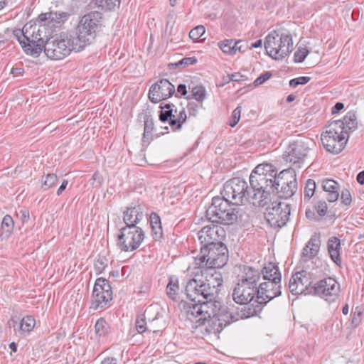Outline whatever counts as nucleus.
Here are the masks:
<instances>
[{
	"instance_id": "f3484780",
	"label": "nucleus",
	"mask_w": 364,
	"mask_h": 364,
	"mask_svg": "<svg viewBox=\"0 0 364 364\" xmlns=\"http://www.w3.org/2000/svg\"><path fill=\"white\" fill-rule=\"evenodd\" d=\"M281 294V282L274 279L264 281L257 287L255 301L259 304H266L273 299L280 296Z\"/></svg>"
},
{
	"instance_id": "e433bc0d",
	"label": "nucleus",
	"mask_w": 364,
	"mask_h": 364,
	"mask_svg": "<svg viewBox=\"0 0 364 364\" xmlns=\"http://www.w3.org/2000/svg\"><path fill=\"white\" fill-rule=\"evenodd\" d=\"M95 331L100 337L105 336L109 332V326L103 318H100L95 323Z\"/></svg>"
},
{
	"instance_id": "79ce46f5",
	"label": "nucleus",
	"mask_w": 364,
	"mask_h": 364,
	"mask_svg": "<svg viewBox=\"0 0 364 364\" xmlns=\"http://www.w3.org/2000/svg\"><path fill=\"white\" fill-rule=\"evenodd\" d=\"M146 317H147V309L145 310V312L144 314L138 316L136 319L135 326H136V329L139 333H143L147 331L146 321Z\"/></svg>"
},
{
	"instance_id": "2eb2a0df",
	"label": "nucleus",
	"mask_w": 364,
	"mask_h": 364,
	"mask_svg": "<svg viewBox=\"0 0 364 364\" xmlns=\"http://www.w3.org/2000/svg\"><path fill=\"white\" fill-rule=\"evenodd\" d=\"M311 291L328 302H333L339 296L340 284L334 279L328 277L316 282Z\"/></svg>"
},
{
	"instance_id": "20e7f679",
	"label": "nucleus",
	"mask_w": 364,
	"mask_h": 364,
	"mask_svg": "<svg viewBox=\"0 0 364 364\" xmlns=\"http://www.w3.org/2000/svg\"><path fill=\"white\" fill-rule=\"evenodd\" d=\"M242 210L236 205L231 204L230 200L223 197L215 196L212 199L211 205L206 210L208 216H210L212 223L223 225H232L241 218Z\"/></svg>"
},
{
	"instance_id": "bb28decb",
	"label": "nucleus",
	"mask_w": 364,
	"mask_h": 364,
	"mask_svg": "<svg viewBox=\"0 0 364 364\" xmlns=\"http://www.w3.org/2000/svg\"><path fill=\"white\" fill-rule=\"evenodd\" d=\"M322 188L326 193L325 198L329 203L335 202L339 197V184L333 179H324L322 181Z\"/></svg>"
},
{
	"instance_id": "4468645a",
	"label": "nucleus",
	"mask_w": 364,
	"mask_h": 364,
	"mask_svg": "<svg viewBox=\"0 0 364 364\" xmlns=\"http://www.w3.org/2000/svg\"><path fill=\"white\" fill-rule=\"evenodd\" d=\"M112 299V290L109 282L102 277L96 279L94 284L91 309L98 310L109 305Z\"/></svg>"
},
{
	"instance_id": "c03bdc74",
	"label": "nucleus",
	"mask_w": 364,
	"mask_h": 364,
	"mask_svg": "<svg viewBox=\"0 0 364 364\" xmlns=\"http://www.w3.org/2000/svg\"><path fill=\"white\" fill-rule=\"evenodd\" d=\"M14 226L13 218L9 215H5L1 223V230L6 233V236H9L11 233Z\"/></svg>"
},
{
	"instance_id": "473e14b6",
	"label": "nucleus",
	"mask_w": 364,
	"mask_h": 364,
	"mask_svg": "<svg viewBox=\"0 0 364 364\" xmlns=\"http://www.w3.org/2000/svg\"><path fill=\"white\" fill-rule=\"evenodd\" d=\"M333 122L342 123L341 128L342 132H346L347 129L353 130L357 127V117L354 112H348L346 115L343 117V120H336Z\"/></svg>"
},
{
	"instance_id": "f8f14e48",
	"label": "nucleus",
	"mask_w": 364,
	"mask_h": 364,
	"mask_svg": "<svg viewBox=\"0 0 364 364\" xmlns=\"http://www.w3.org/2000/svg\"><path fill=\"white\" fill-rule=\"evenodd\" d=\"M314 146L315 143L310 139H297L288 146L284 154V159L286 161L299 167Z\"/></svg>"
},
{
	"instance_id": "774afa93",
	"label": "nucleus",
	"mask_w": 364,
	"mask_h": 364,
	"mask_svg": "<svg viewBox=\"0 0 364 364\" xmlns=\"http://www.w3.org/2000/svg\"><path fill=\"white\" fill-rule=\"evenodd\" d=\"M356 180L358 183L363 185L364 184V171H360L356 177Z\"/></svg>"
},
{
	"instance_id": "0eeeda50",
	"label": "nucleus",
	"mask_w": 364,
	"mask_h": 364,
	"mask_svg": "<svg viewBox=\"0 0 364 364\" xmlns=\"http://www.w3.org/2000/svg\"><path fill=\"white\" fill-rule=\"evenodd\" d=\"M75 41L72 36L61 33L46 39L45 43V54L54 60H59L70 55L73 50L77 51Z\"/></svg>"
},
{
	"instance_id": "2f4dec72",
	"label": "nucleus",
	"mask_w": 364,
	"mask_h": 364,
	"mask_svg": "<svg viewBox=\"0 0 364 364\" xmlns=\"http://www.w3.org/2000/svg\"><path fill=\"white\" fill-rule=\"evenodd\" d=\"M150 225L151 228V235L156 240L160 239L162 236V228L161 218L156 213L150 215Z\"/></svg>"
},
{
	"instance_id": "7ed1b4c3",
	"label": "nucleus",
	"mask_w": 364,
	"mask_h": 364,
	"mask_svg": "<svg viewBox=\"0 0 364 364\" xmlns=\"http://www.w3.org/2000/svg\"><path fill=\"white\" fill-rule=\"evenodd\" d=\"M102 14L98 11H91L80 18L76 27L75 48L77 52L95 42L102 26Z\"/></svg>"
},
{
	"instance_id": "603ef678",
	"label": "nucleus",
	"mask_w": 364,
	"mask_h": 364,
	"mask_svg": "<svg viewBox=\"0 0 364 364\" xmlns=\"http://www.w3.org/2000/svg\"><path fill=\"white\" fill-rule=\"evenodd\" d=\"M341 200L343 204L346 206H349L351 203L352 198L350 191L347 189H344L341 191Z\"/></svg>"
},
{
	"instance_id": "b1692460",
	"label": "nucleus",
	"mask_w": 364,
	"mask_h": 364,
	"mask_svg": "<svg viewBox=\"0 0 364 364\" xmlns=\"http://www.w3.org/2000/svg\"><path fill=\"white\" fill-rule=\"evenodd\" d=\"M143 208L140 205L127 207L123 213L125 226L138 227L137 224L144 218Z\"/></svg>"
},
{
	"instance_id": "a878e982",
	"label": "nucleus",
	"mask_w": 364,
	"mask_h": 364,
	"mask_svg": "<svg viewBox=\"0 0 364 364\" xmlns=\"http://www.w3.org/2000/svg\"><path fill=\"white\" fill-rule=\"evenodd\" d=\"M321 240L318 235H314L309 240L302 251V257L304 260L311 259L315 257L320 248Z\"/></svg>"
},
{
	"instance_id": "a18cd8bd",
	"label": "nucleus",
	"mask_w": 364,
	"mask_h": 364,
	"mask_svg": "<svg viewBox=\"0 0 364 364\" xmlns=\"http://www.w3.org/2000/svg\"><path fill=\"white\" fill-rule=\"evenodd\" d=\"M121 0H95L98 7L102 9L111 11L119 6Z\"/></svg>"
},
{
	"instance_id": "9d476101",
	"label": "nucleus",
	"mask_w": 364,
	"mask_h": 364,
	"mask_svg": "<svg viewBox=\"0 0 364 364\" xmlns=\"http://www.w3.org/2000/svg\"><path fill=\"white\" fill-rule=\"evenodd\" d=\"M144 239V231L140 227L124 226L119 230L117 246L122 252H132L140 247Z\"/></svg>"
},
{
	"instance_id": "7c9ffc66",
	"label": "nucleus",
	"mask_w": 364,
	"mask_h": 364,
	"mask_svg": "<svg viewBox=\"0 0 364 364\" xmlns=\"http://www.w3.org/2000/svg\"><path fill=\"white\" fill-rule=\"evenodd\" d=\"M243 41H235L232 39H226L218 43L220 48L224 53L235 55L237 51H242V46L240 45Z\"/></svg>"
},
{
	"instance_id": "69168bd1",
	"label": "nucleus",
	"mask_w": 364,
	"mask_h": 364,
	"mask_svg": "<svg viewBox=\"0 0 364 364\" xmlns=\"http://www.w3.org/2000/svg\"><path fill=\"white\" fill-rule=\"evenodd\" d=\"M68 181L65 179H64L62 183H61V185L60 186V187L58 188V189L57 190V195L58 196H60L62 194V193L65 191V189L66 188L67 186H68Z\"/></svg>"
},
{
	"instance_id": "c9c22d12",
	"label": "nucleus",
	"mask_w": 364,
	"mask_h": 364,
	"mask_svg": "<svg viewBox=\"0 0 364 364\" xmlns=\"http://www.w3.org/2000/svg\"><path fill=\"white\" fill-rule=\"evenodd\" d=\"M178 291L179 284L178 278L174 276L170 277L169 282L166 287V294L172 300H176Z\"/></svg>"
},
{
	"instance_id": "a19ab883",
	"label": "nucleus",
	"mask_w": 364,
	"mask_h": 364,
	"mask_svg": "<svg viewBox=\"0 0 364 364\" xmlns=\"http://www.w3.org/2000/svg\"><path fill=\"white\" fill-rule=\"evenodd\" d=\"M197 59L195 57H186L183 58L181 60L174 63H170L169 67L170 68H185L188 67V65H195L197 63Z\"/></svg>"
},
{
	"instance_id": "13d9d810",
	"label": "nucleus",
	"mask_w": 364,
	"mask_h": 364,
	"mask_svg": "<svg viewBox=\"0 0 364 364\" xmlns=\"http://www.w3.org/2000/svg\"><path fill=\"white\" fill-rule=\"evenodd\" d=\"M105 267L106 264H105L104 259H98L95 263V268L98 273H101Z\"/></svg>"
},
{
	"instance_id": "3c124183",
	"label": "nucleus",
	"mask_w": 364,
	"mask_h": 364,
	"mask_svg": "<svg viewBox=\"0 0 364 364\" xmlns=\"http://www.w3.org/2000/svg\"><path fill=\"white\" fill-rule=\"evenodd\" d=\"M241 107H237L232 112V118L230 122V126L234 127L240 119Z\"/></svg>"
},
{
	"instance_id": "680f3d73",
	"label": "nucleus",
	"mask_w": 364,
	"mask_h": 364,
	"mask_svg": "<svg viewBox=\"0 0 364 364\" xmlns=\"http://www.w3.org/2000/svg\"><path fill=\"white\" fill-rule=\"evenodd\" d=\"M186 113L184 109H181L180 111H178L177 119L181 122L182 124L186 121Z\"/></svg>"
},
{
	"instance_id": "6e6552de",
	"label": "nucleus",
	"mask_w": 364,
	"mask_h": 364,
	"mask_svg": "<svg viewBox=\"0 0 364 364\" xmlns=\"http://www.w3.org/2000/svg\"><path fill=\"white\" fill-rule=\"evenodd\" d=\"M342 123L331 122L325 127L321 140L326 150L333 154H339L347 143V132H342Z\"/></svg>"
},
{
	"instance_id": "0e129e2a",
	"label": "nucleus",
	"mask_w": 364,
	"mask_h": 364,
	"mask_svg": "<svg viewBox=\"0 0 364 364\" xmlns=\"http://www.w3.org/2000/svg\"><path fill=\"white\" fill-rule=\"evenodd\" d=\"M177 92L180 93L181 96H185L187 94V87L184 84H179L177 87Z\"/></svg>"
},
{
	"instance_id": "f704fd0d",
	"label": "nucleus",
	"mask_w": 364,
	"mask_h": 364,
	"mask_svg": "<svg viewBox=\"0 0 364 364\" xmlns=\"http://www.w3.org/2000/svg\"><path fill=\"white\" fill-rule=\"evenodd\" d=\"M35 324L36 321L33 317L27 316L21 320L18 326V329H15V332H18L21 335L30 333L33 329Z\"/></svg>"
},
{
	"instance_id": "49530a36",
	"label": "nucleus",
	"mask_w": 364,
	"mask_h": 364,
	"mask_svg": "<svg viewBox=\"0 0 364 364\" xmlns=\"http://www.w3.org/2000/svg\"><path fill=\"white\" fill-rule=\"evenodd\" d=\"M314 209L320 217H323L327 213V203L323 199H318L314 204Z\"/></svg>"
},
{
	"instance_id": "412c9836",
	"label": "nucleus",
	"mask_w": 364,
	"mask_h": 364,
	"mask_svg": "<svg viewBox=\"0 0 364 364\" xmlns=\"http://www.w3.org/2000/svg\"><path fill=\"white\" fill-rule=\"evenodd\" d=\"M257 287L238 282L232 291V299L237 304H247L256 298Z\"/></svg>"
},
{
	"instance_id": "e2e57ef3",
	"label": "nucleus",
	"mask_w": 364,
	"mask_h": 364,
	"mask_svg": "<svg viewBox=\"0 0 364 364\" xmlns=\"http://www.w3.org/2000/svg\"><path fill=\"white\" fill-rule=\"evenodd\" d=\"M344 108V105L342 102H337L333 107H332V113L336 114L339 112L341 110H342Z\"/></svg>"
},
{
	"instance_id": "864d4df0",
	"label": "nucleus",
	"mask_w": 364,
	"mask_h": 364,
	"mask_svg": "<svg viewBox=\"0 0 364 364\" xmlns=\"http://www.w3.org/2000/svg\"><path fill=\"white\" fill-rule=\"evenodd\" d=\"M272 76V74L270 72H266L263 74H262L259 77H258L255 81L254 85L255 86H259L263 84L265 81L269 80Z\"/></svg>"
},
{
	"instance_id": "6e6d98bb",
	"label": "nucleus",
	"mask_w": 364,
	"mask_h": 364,
	"mask_svg": "<svg viewBox=\"0 0 364 364\" xmlns=\"http://www.w3.org/2000/svg\"><path fill=\"white\" fill-rule=\"evenodd\" d=\"M361 322V311H355L353 314V317L351 319V324L353 327H357Z\"/></svg>"
},
{
	"instance_id": "1a4fd4ad",
	"label": "nucleus",
	"mask_w": 364,
	"mask_h": 364,
	"mask_svg": "<svg viewBox=\"0 0 364 364\" xmlns=\"http://www.w3.org/2000/svg\"><path fill=\"white\" fill-rule=\"evenodd\" d=\"M220 194L225 200H230L231 204L237 206L245 201L250 203L251 191L247 183L240 178H233L228 181L224 184Z\"/></svg>"
},
{
	"instance_id": "cd10ccee",
	"label": "nucleus",
	"mask_w": 364,
	"mask_h": 364,
	"mask_svg": "<svg viewBox=\"0 0 364 364\" xmlns=\"http://www.w3.org/2000/svg\"><path fill=\"white\" fill-rule=\"evenodd\" d=\"M21 46L24 52L30 55L37 57L43 50L45 51V43H38L37 41H31L29 39L17 40Z\"/></svg>"
},
{
	"instance_id": "052dcab7",
	"label": "nucleus",
	"mask_w": 364,
	"mask_h": 364,
	"mask_svg": "<svg viewBox=\"0 0 364 364\" xmlns=\"http://www.w3.org/2000/svg\"><path fill=\"white\" fill-rule=\"evenodd\" d=\"M198 106L193 103H189L188 105V109L190 115L196 116L198 111Z\"/></svg>"
},
{
	"instance_id": "09e8293b",
	"label": "nucleus",
	"mask_w": 364,
	"mask_h": 364,
	"mask_svg": "<svg viewBox=\"0 0 364 364\" xmlns=\"http://www.w3.org/2000/svg\"><path fill=\"white\" fill-rule=\"evenodd\" d=\"M309 51L306 48H299L294 53V61L296 63H302Z\"/></svg>"
},
{
	"instance_id": "ddd939ff",
	"label": "nucleus",
	"mask_w": 364,
	"mask_h": 364,
	"mask_svg": "<svg viewBox=\"0 0 364 364\" xmlns=\"http://www.w3.org/2000/svg\"><path fill=\"white\" fill-rule=\"evenodd\" d=\"M275 192L279 198L285 199L291 198L297 190V181L294 169L283 170L277 173L275 179Z\"/></svg>"
},
{
	"instance_id": "f257e3e1",
	"label": "nucleus",
	"mask_w": 364,
	"mask_h": 364,
	"mask_svg": "<svg viewBox=\"0 0 364 364\" xmlns=\"http://www.w3.org/2000/svg\"><path fill=\"white\" fill-rule=\"evenodd\" d=\"M198 273L190 279L185 291L187 298L195 304L188 306L187 319L191 323V331L197 336L219 333L231 321L237 320L220 301L207 294L208 287Z\"/></svg>"
},
{
	"instance_id": "6ab92c4d",
	"label": "nucleus",
	"mask_w": 364,
	"mask_h": 364,
	"mask_svg": "<svg viewBox=\"0 0 364 364\" xmlns=\"http://www.w3.org/2000/svg\"><path fill=\"white\" fill-rule=\"evenodd\" d=\"M175 86L167 79H161L152 85L149 92V99L153 103L171 97L175 93Z\"/></svg>"
},
{
	"instance_id": "de8ad7c7",
	"label": "nucleus",
	"mask_w": 364,
	"mask_h": 364,
	"mask_svg": "<svg viewBox=\"0 0 364 364\" xmlns=\"http://www.w3.org/2000/svg\"><path fill=\"white\" fill-rule=\"evenodd\" d=\"M205 32V28L203 26H198L191 30L189 32V37L193 41L198 40Z\"/></svg>"
},
{
	"instance_id": "72a5a7b5",
	"label": "nucleus",
	"mask_w": 364,
	"mask_h": 364,
	"mask_svg": "<svg viewBox=\"0 0 364 364\" xmlns=\"http://www.w3.org/2000/svg\"><path fill=\"white\" fill-rule=\"evenodd\" d=\"M161 111L159 114V119L163 122H167L169 118L173 117L177 119L178 112L177 109H173L175 105L173 104H166L160 106Z\"/></svg>"
},
{
	"instance_id": "bf43d9fd",
	"label": "nucleus",
	"mask_w": 364,
	"mask_h": 364,
	"mask_svg": "<svg viewBox=\"0 0 364 364\" xmlns=\"http://www.w3.org/2000/svg\"><path fill=\"white\" fill-rule=\"evenodd\" d=\"M19 213L21 214V220H22L23 223H26L29 220L30 215L29 211L28 210H21L19 211Z\"/></svg>"
},
{
	"instance_id": "4c0bfd02",
	"label": "nucleus",
	"mask_w": 364,
	"mask_h": 364,
	"mask_svg": "<svg viewBox=\"0 0 364 364\" xmlns=\"http://www.w3.org/2000/svg\"><path fill=\"white\" fill-rule=\"evenodd\" d=\"M154 124L151 115L146 114L144 117V131L143 134L144 141L151 139V133L154 130Z\"/></svg>"
},
{
	"instance_id": "f03ea898",
	"label": "nucleus",
	"mask_w": 364,
	"mask_h": 364,
	"mask_svg": "<svg viewBox=\"0 0 364 364\" xmlns=\"http://www.w3.org/2000/svg\"><path fill=\"white\" fill-rule=\"evenodd\" d=\"M277 170L267 163L257 165L250 176L251 188L250 203L257 207H264L272 200L275 192V179Z\"/></svg>"
},
{
	"instance_id": "37998d69",
	"label": "nucleus",
	"mask_w": 364,
	"mask_h": 364,
	"mask_svg": "<svg viewBox=\"0 0 364 364\" xmlns=\"http://www.w3.org/2000/svg\"><path fill=\"white\" fill-rule=\"evenodd\" d=\"M58 176L55 173H48L46 176L45 180L42 181L41 188L47 191L56 185L58 182Z\"/></svg>"
},
{
	"instance_id": "5701e85b",
	"label": "nucleus",
	"mask_w": 364,
	"mask_h": 364,
	"mask_svg": "<svg viewBox=\"0 0 364 364\" xmlns=\"http://www.w3.org/2000/svg\"><path fill=\"white\" fill-rule=\"evenodd\" d=\"M69 15L65 12H48L41 14L38 16V21L43 29L45 26L57 27L63 23L68 18Z\"/></svg>"
},
{
	"instance_id": "4d7b16f0",
	"label": "nucleus",
	"mask_w": 364,
	"mask_h": 364,
	"mask_svg": "<svg viewBox=\"0 0 364 364\" xmlns=\"http://www.w3.org/2000/svg\"><path fill=\"white\" fill-rule=\"evenodd\" d=\"M232 76V81L233 82H242V81H246L247 80V77L245 75H242L240 73H235L231 74Z\"/></svg>"
},
{
	"instance_id": "338daca9",
	"label": "nucleus",
	"mask_w": 364,
	"mask_h": 364,
	"mask_svg": "<svg viewBox=\"0 0 364 364\" xmlns=\"http://www.w3.org/2000/svg\"><path fill=\"white\" fill-rule=\"evenodd\" d=\"M8 325L10 328L13 327L15 329H18V320H16L14 318H11L8 321Z\"/></svg>"
},
{
	"instance_id": "a211bd4d",
	"label": "nucleus",
	"mask_w": 364,
	"mask_h": 364,
	"mask_svg": "<svg viewBox=\"0 0 364 364\" xmlns=\"http://www.w3.org/2000/svg\"><path fill=\"white\" fill-rule=\"evenodd\" d=\"M198 237L202 246H210L218 242L223 243L225 231L223 228L213 223L202 228L198 232Z\"/></svg>"
},
{
	"instance_id": "423d86ee",
	"label": "nucleus",
	"mask_w": 364,
	"mask_h": 364,
	"mask_svg": "<svg viewBox=\"0 0 364 364\" xmlns=\"http://www.w3.org/2000/svg\"><path fill=\"white\" fill-rule=\"evenodd\" d=\"M264 48L272 59L282 60L293 50L292 37L289 33L273 31L265 38Z\"/></svg>"
},
{
	"instance_id": "dca6fc26",
	"label": "nucleus",
	"mask_w": 364,
	"mask_h": 364,
	"mask_svg": "<svg viewBox=\"0 0 364 364\" xmlns=\"http://www.w3.org/2000/svg\"><path fill=\"white\" fill-rule=\"evenodd\" d=\"M311 284L310 272L302 270L292 275L289 282V289L294 295L314 294V291H311L313 289Z\"/></svg>"
},
{
	"instance_id": "5fc2aeb1",
	"label": "nucleus",
	"mask_w": 364,
	"mask_h": 364,
	"mask_svg": "<svg viewBox=\"0 0 364 364\" xmlns=\"http://www.w3.org/2000/svg\"><path fill=\"white\" fill-rule=\"evenodd\" d=\"M169 124L172 127L173 131H178L182 127V124L178 119L171 117L168 119Z\"/></svg>"
},
{
	"instance_id": "c85d7f7f",
	"label": "nucleus",
	"mask_w": 364,
	"mask_h": 364,
	"mask_svg": "<svg viewBox=\"0 0 364 364\" xmlns=\"http://www.w3.org/2000/svg\"><path fill=\"white\" fill-rule=\"evenodd\" d=\"M328 252L331 259L336 264H339L341 263V259L340 256L341 250V240L336 237H331L328 239Z\"/></svg>"
},
{
	"instance_id": "c756f323",
	"label": "nucleus",
	"mask_w": 364,
	"mask_h": 364,
	"mask_svg": "<svg viewBox=\"0 0 364 364\" xmlns=\"http://www.w3.org/2000/svg\"><path fill=\"white\" fill-rule=\"evenodd\" d=\"M260 272L264 281H272V279H274L277 282H281L282 275L279 267L274 263L269 262L265 265Z\"/></svg>"
},
{
	"instance_id": "393cba45",
	"label": "nucleus",
	"mask_w": 364,
	"mask_h": 364,
	"mask_svg": "<svg viewBox=\"0 0 364 364\" xmlns=\"http://www.w3.org/2000/svg\"><path fill=\"white\" fill-rule=\"evenodd\" d=\"M261 278V272L251 267H244L238 282L247 285L258 287L257 283Z\"/></svg>"
},
{
	"instance_id": "39448f33",
	"label": "nucleus",
	"mask_w": 364,
	"mask_h": 364,
	"mask_svg": "<svg viewBox=\"0 0 364 364\" xmlns=\"http://www.w3.org/2000/svg\"><path fill=\"white\" fill-rule=\"evenodd\" d=\"M229 258L228 250L224 243H215L210 246H201L200 257L196 259L199 269H215L223 267Z\"/></svg>"
},
{
	"instance_id": "9b49d317",
	"label": "nucleus",
	"mask_w": 364,
	"mask_h": 364,
	"mask_svg": "<svg viewBox=\"0 0 364 364\" xmlns=\"http://www.w3.org/2000/svg\"><path fill=\"white\" fill-rule=\"evenodd\" d=\"M264 218L271 227L277 228L284 226L289 218L291 208L285 202L272 200L266 205Z\"/></svg>"
},
{
	"instance_id": "58836bf2",
	"label": "nucleus",
	"mask_w": 364,
	"mask_h": 364,
	"mask_svg": "<svg viewBox=\"0 0 364 364\" xmlns=\"http://www.w3.org/2000/svg\"><path fill=\"white\" fill-rule=\"evenodd\" d=\"M206 90L203 86H196L191 89V95L187 99L193 98L198 102H203L205 99Z\"/></svg>"
},
{
	"instance_id": "ea45409f",
	"label": "nucleus",
	"mask_w": 364,
	"mask_h": 364,
	"mask_svg": "<svg viewBox=\"0 0 364 364\" xmlns=\"http://www.w3.org/2000/svg\"><path fill=\"white\" fill-rule=\"evenodd\" d=\"M316 185L314 180L309 179L304 187V200H309L312 196L314 195L316 191Z\"/></svg>"
},
{
	"instance_id": "aec40b11",
	"label": "nucleus",
	"mask_w": 364,
	"mask_h": 364,
	"mask_svg": "<svg viewBox=\"0 0 364 364\" xmlns=\"http://www.w3.org/2000/svg\"><path fill=\"white\" fill-rule=\"evenodd\" d=\"M13 35L16 40L29 39L33 41H37L38 43L46 42L44 40L45 31L41 24L39 26L26 24L22 29L14 30Z\"/></svg>"
},
{
	"instance_id": "4be33fe9",
	"label": "nucleus",
	"mask_w": 364,
	"mask_h": 364,
	"mask_svg": "<svg viewBox=\"0 0 364 364\" xmlns=\"http://www.w3.org/2000/svg\"><path fill=\"white\" fill-rule=\"evenodd\" d=\"M206 268L200 269V272L202 274V277L205 274V279H203L208 287L207 294L210 298H213L214 300H217L216 298L219 294V289L223 282L222 274L220 272H216L215 269H212L213 272H208Z\"/></svg>"
},
{
	"instance_id": "8fccbe9b",
	"label": "nucleus",
	"mask_w": 364,
	"mask_h": 364,
	"mask_svg": "<svg viewBox=\"0 0 364 364\" xmlns=\"http://www.w3.org/2000/svg\"><path fill=\"white\" fill-rule=\"evenodd\" d=\"M311 80L310 77L301 76L296 78H294L289 81V85L291 87H296L299 85H306Z\"/></svg>"
}]
</instances>
